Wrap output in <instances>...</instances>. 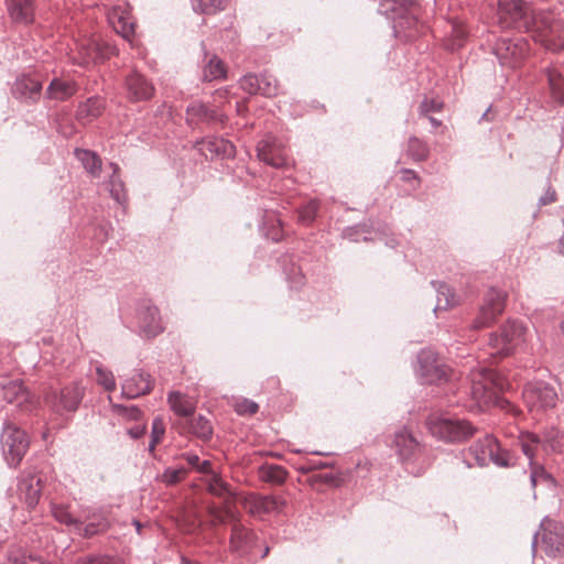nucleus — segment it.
<instances>
[{
	"instance_id": "nucleus-63",
	"label": "nucleus",
	"mask_w": 564,
	"mask_h": 564,
	"mask_svg": "<svg viewBox=\"0 0 564 564\" xmlns=\"http://www.w3.org/2000/svg\"><path fill=\"white\" fill-rule=\"evenodd\" d=\"M145 433V425H135L128 430V434L134 438L138 440Z\"/></svg>"
},
{
	"instance_id": "nucleus-43",
	"label": "nucleus",
	"mask_w": 564,
	"mask_h": 564,
	"mask_svg": "<svg viewBox=\"0 0 564 564\" xmlns=\"http://www.w3.org/2000/svg\"><path fill=\"white\" fill-rule=\"evenodd\" d=\"M408 152L415 161H424L429 156L427 145L417 138H411L409 140Z\"/></svg>"
},
{
	"instance_id": "nucleus-40",
	"label": "nucleus",
	"mask_w": 564,
	"mask_h": 564,
	"mask_svg": "<svg viewBox=\"0 0 564 564\" xmlns=\"http://www.w3.org/2000/svg\"><path fill=\"white\" fill-rule=\"evenodd\" d=\"M187 117L191 120H216L217 115L214 110H209L199 101L192 102L186 109Z\"/></svg>"
},
{
	"instance_id": "nucleus-34",
	"label": "nucleus",
	"mask_w": 564,
	"mask_h": 564,
	"mask_svg": "<svg viewBox=\"0 0 564 564\" xmlns=\"http://www.w3.org/2000/svg\"><path fill=\"white\" fill-rule=\"evenodd\" d=\"M191 432L203 441H209L213 435L212 422L204 415L198 414L189 421Z\"/></svg>"
},
{
	"instance_id": "nucleus-19",
	"label": "nucleus",
	"mask_w": 564,
	"mask_h": 564,
	"mask_svg": "<svg viewBox=\"0 0 564 564\" xmlns=\"http://www.w3.org/2000/svg\"><path fill=\"white\" fill-rule=\"evenodd\" d=\"M41 482V478L33 474H23L19 478L18 489L20 497L30 509H33L40 501L42 492Z\"/></svg>"
},
{
	"instance_id": "nucleus-20",
	"label": "nucleus",
	"mask_w": 564,
	"mask_h": 564,
	"mask_svg": "<svg viewBox=\"0 0 564 564\" xmlns=\"http://www.w3.org/2000/svg\"><path fill=\"white\" fill-rule=\"evenodd\" d=\"M152 390V380L149 373L137 371L126 379L121 386V395L127 399H135Z\"/></svg>"
},
{
	"instance_id": "nucleus-7",
	"label": "nucleus",
	"mask_w": 564,
	"mask_h": 564,
	"mask_svg": "<svg viewBox=\"0 0 564 564\" xmlns=\"http://www.w3.org/2000/svg\"><path fill=\"white\" fill-rule=\"evenodd\" d=\"M506 302V292L497 289L488 290L484 295L482 303L473 321L471 328L481 329L492 326L499 316L502 315Z\"/></svg>"
},
{
	"instance_id": "nucleus-35",
	"label": "nucleus",
	"mask_w": 564,
	"mask_h": 564,
	"mask_svg": "<svg viewBox=\"0 0 564 564\" xmlns=\"http://www.w3.org/2000/svg\"><path fill=\"white\" fill-rule=\"evenodd\" d=\"M227 69L221 59L213 55L204 66L203 79L206 82L224 79L226 77Z\"/></svg>"
},
{
	"instance_id": "nucleus-48",
	"label": "nucleus",
	"mask_w": 564,
	"mask_h": 564,
	"mask_svg": "<svg viewBox=\"0 0 564 564\" xmlns=\"http://www.w3.org/2000/svg\"><path fill=\"white\" fill-rule=\"evenodd\" d=\"M278 82L273 76L264 74L260 77L259 94L265 97H273L278 95Z\"/></svg>"
},
{
	"instance_id": "nucleus-62",
	"label": "nucleus",
	"mask_w": 564,
	"mask_h": 564,
	"mask_svg": "<svg viewBox=\"0 0 564 564\" xmlns=\"http://www.w3.org/2000/svg\"><path fill=\"white\" fill-rule=\"evenodd\" d=\"M197 471L204 474L207 476V478L212 477L213 474H216L212 469V464L209 460H203L199 463L198 467L196 468Z\"/></svg>"
},
{
	"instance_id": "nucleus-64",
	"label": "nucleus",
	"mask_w": 564,
	"mask_h": 564,
	"mask_svg": "<svg viewBox=\"0 0 564 564\" xmlns=\"http://www.w3.org/2000/svg\"><path fill=\"white\" fill-rule=\"evenodd\" d=\"M423 117L427 118L430 120L433 128L437 129V128L442 127V120H438L437 118H435L434 113H430V116H423Z\"/></svg>"
},
{
	"instance_id": "nucleus-56",
	"label": "nucleus",
	"mask_w": 564,
	"mask_h": 564,
	"mask_svg": "<svg viewBox=\"0 0 564 564\" xmlns=\"http://www.w3.org/2000/svg\"><path fill=\"white\" fill-rule=\"evenodd\" d=\"M75 564H121L119 561L107 555H87L78 557Z\"/></svg>"
},
{
	"instance_id": "nucleus-49",
	"label": "nucleus",
	"mask_w": 564,
	"mask_h": 564,
	"mask_svg": "<svg viewBox=\"0 0 564 564\" xmlns=\"http://www.w3.org/2000/svg\"><path fill=\"white\" fill-rule=\"evenodd\" d=\"M209 514L212 517L213 527L225 524L228 520L232 521L234 523L238 521L237 516L230 509L221 511L218 508L213 507L209 509Z\"/></svg>"
},
{
	"instance_id": "nucleus-31",
	"label": "nucleus",
	"mask_w": 564,
	"mask_h": 564,
	"mask_svg": "<svg viewBox=\"0 0 564 564\" xmlns=\"http://www.w3.org/2000/svg\"><path fill=\"white\" fill-rule=\"evenodd\" d=\"M109 167L112 173L109 177V181L106 183L107 189L109 191L111 197L118 202L119 204H124L127 202V189L120 175V167L117 163H109Z\"/></svg>"
},
{
	"instance_id": "nucleus-21",
	"label": "nucleus",
	"mask_w": 564,
	"mask_h": 564,
	"mask_svg": "<svg viewBox=\"0 0 564 564\" xmlns=\"http://www.w3.org/2000/svg\"><path fill=\"white\" fill-rule=\"evenodd\" d=\"M128 96L133 101L148 100L154 95V86L139 73H132L126 80Z\"/></svg>"
},
{
	"instance_id": "nucleus-18",
	"label": "nucleus",
	"mask_w": 564,
	"mask_h": 564,
	"mask_svg": "<svg viewBox=\"0 0 564 564\" xmlns=\"http://www.w3.org/2000/svg\"><path fill=\"white\" fill-rule=\"evenodd\" d=\"M285 505V500L276 496L252 495L246 499V507L253 516L280 513Z\"/></svg>"
},
{
	"instance_id": "nucleus-13",
	"label": "nucleus",
	"mask_w": 564,
	"mask_h": 564,
	"mask_svg": "<svg viewBox=\"0 0 564 564\" xmlns=\"http://www.w3.org/2000/svg\"><path fill=\"white\" fill-rule=\"evenodd\" d=\"M83 398L84 389L75 382L64 387L59 392L53 391L46 394V401L58 414L75 412Z\"/></svg>"
},
{
	"instance_id": "nucleus-33",
	"label": "nucleus",
	"mask_w": 564,
	"mask_h": 564,
	"mask_svg": "<svg viewBox=\"0 0 564 564\" xmlns=\"http://www.w3.org/2000/svg\"><path fill=\"white\" fill-rule=\"evenodd\" d=\"M518 440L522 453L529 458V464L533 465L536 448L542 445L541 437L532 432H521Z\"/></svg>"
},
{
	"instance_id": "nucleus-59",
	"label": "nucleus",
	"mask_w": 564,
	"mask_h": 564,
	"mask_svg": "<svg viewBox=\"0 0 564 564\" xmlns=\"http://www.w3.org/2000/svg\"><path fill=\"white\" fill-rule=\"evenodd\" d=\"M530 467H531V471H536L539 481L540 480L551 481L553 479L551 474H549L542 465L535 464L533 462V465H530Z\"/></svg>"
},
{
	"instance_id": "nucleus-44",
	"label": "nucleus",
	"mask_w": 564,
	"mask_h": 564,
	"mask_svg": "<svg viewBox=\"0 0 564 564\" xmlns=\"http://www.w3.org/2000/svg\"><path fill=\"white\" fill-rule=\"evenodd\" d=\"M207 490L218 497H223L229 494L228 484L225 482L218 474H213L212 477L207 478Z\"/></svg>"
},
{
	"instance_id": "nucleus-25",
	"label": "nucleus",
	"mask_w": 564,
	"mask_h": 564,
	"mask_svg": "<svg viewBox=\"0 0 564 564\" xmlns=\"http://www.w3.org/2000/svg\"><path fill=\"white\" fill-rule=\"evenodd\" d=\"M0 388L2 391V398L7 403L22 406L29 399V393L22 384V381L15 380H0Z\"/></svg>"
},
{
	"instance_id": "nucleus-50",
	"label": "nucleus",
	"mask_w": 564,
	"mask_h": 564,
	"mask_svg": "<svg viewBox=\"0 0 564 564\" xmlns=\"http://www.w3.org/2000/svg\"><path fill=\"white\" fill-rule=\"evenodd\" d=\"M52 513L56 521L68 527L72 525L74 527V531L76 530V523H78V520L70 514L69 510L66 507L54 506L52 508Z\"/></svg>"
},
{
	"instance_id": "nucleus-57",
	"label": "nucleus",
	"mask_w": 564,
	"mask_h": 564,
	"mask_svg": "<svg viewBox=\"0 0 564 564\" xmlns=\"http://www.w3.org/2000/svg\"><path fill=\"white\" fill-rule=\"evenodd\" d=\"M12 564H45V562L35 555L25 552H17L10 556Z\"/></svg>"
},
{
	"instance_id": "nucleus-28",
	"label": "nucleus",
	"mask_w": 564,
	"mask_h": 564,
	"mask_svg": "<svg viewBox=\"0 0 564 564\" xmlns=\"http://www.w3.org/2000/svg\"><path fill=\"white\" fill-rule=\"evenodd\" d=\"M167 402L171 410L178 416L187 417L195 412L196 405L193 399L180 391L170 392Z\"/></svg>"
},
{
	"instance_id": "nucleus-54",
	"label": "nucleus",
	"mask_w": 564,
	"mask_h": 564,
	"mask_svg": "<svg viewBox=\"0 0 564 564\" xmlns=\"http://www.w3.org/2000/svg\"><path fill=\"white\" fill-rule=\"evenodd\" d=\"M318 204L315 200L310 202L307 205H305L303 208L299 212V219L302 224L308 225L311 224L317 213Z\"/></svg>"
},
{
	"instance_id": "nucleus-16",
	"label": "nucleus",
	"mask_w": 564,
	"mask_h": 564,
	"mask_svg": "<svg viewBox=\"0 0 564 564\" xmlns=\"http://www.w3.org/2000/svg\"><path fill=\"white\" fill-rule=\"evenodd\" d=\"M543 545L549 556L564 555V524L544 518L541 527H544Z\"/></svg>"
},
{
	"instance_id": "nucleus-2",
	"label": "nucleus",
	"mask_w": 564,
	"mask_h": 564,
	"mask_svg": "<svg viewBox=\"0 0 564 564\" xmlns=\"http://www.w3.org/2000/svg\"><path fill=\"white\" fill-rule=\"evenodd\" d=\"M425 425L433 437L448 444L466 442L477 431L466 419L448 412L431 413Z\"/></svg>"
},
{
	"instance_id": "nucleus-47",
	"label": "nucleus",
	"mask_w": 564,
	"mask_h": 564,
	"mask_svg": "<svg viewBox=\"0 0 564 564\" xmlns=\"http://www.w3.org/2000/svg\"><path fill=\"white\" fill-rule=\"evenodd\" d=\"M187 470L184 467L166 468L161 475V481L167 486H173L184 479Z\"/></svg>"
},
{
	"instance_id": "nucleus-52",
	"label": "nucleus",
	"mask_w": 564,
	"mask_h": 564,
	"mask_svg": "<svg viewBox=\"0 0 564 564\" xmlns=\"http://www.w3.org/2000/svg\"><path fill=\"white\" fill-rule=\"evenodd\" d=\"M112 408L116 413L131 421H140L143 416V412L137 405L113 404Z\"/></svg>"
},
{
	"instance_id": "nucleus-4",
	"label": "nucleus",
	"mask_w": 564,
	"mask_h": 564,
	"mask_svg": "<svg viewBox=\"0 0 564 564\" xmlns=\"http://www.w3.org/2000/svg\"><path fill=\"white\" fill-rule=\"evenodd\" d=\"M468 454L474 458L475 465L485 467L489 463L497 467L509 468L517 464L518 457L509 449L502 448L499 441L492 435L487 434L476 441L469 448ZM468 468L473 467L468 460H465Z\"/></svg>"
},
{
	"instance_id": "nucleus-29",
	"label": "nucleus",
	"mask_w": 564,
	"mask_h": 564,
	"mask_svg": "<svg viewBox=\"0 0 564 564\" xmlns=\"http://www.w3.org/2000/svg\"><path fill=\"white\" fill-rule=\"evenodd\" d=\"M77 86L72 80L54 78L46 89V96L53 100H66L75 95Z\"/></svg>"
},
{
	"instance_id": "nucleus-55",
	"label": "nucleus",
	"mask_w": 564,
	"mask_h": 564,
	"mask_svg": "<svg viewBox=\"0 0 564 564\" xmlns=\"http://www.w3.org/2000/svg\"><path fill=\"white\" fill-rule=\"evenodd\" d=\"M259 410V405L252 401V400H249V399H240V400H237L236 403H235V411L239 414V415H252L254 413H257Z\"/></svg>"
},
{
	"instance_id": "nucleus-6",
	"label": "nucleus",
	"mask_w": 564,
	"mask_h": 564,
	"mask_svg": "<svg viewBox=\"0 0 564 564\" xmlns=\"http://www.w3.org/2000/svg\"><path fill=\"white\" fill-rule=\"evenodd\" d=\"M0 442L7 464L10 467L20 465L30 445L26 433L14 424L4 422Z\"/></svg>"
},
{
	"instance_id": "nucleus-11",
	"label": "nucleus",
	"mask_w": 564,
	"mask_h": 564,
	"mask_svg": "<svg viewBox=\"0 0 564 564\" xmlns=\"http://www.w3.org/2000/svg\"><path fill=\"white\" fill-rule=\"evenodd\" d=\"M77 63L80 65L96 64L98 62L109 58L117 53L115 46L102 41L99 37H91L82 41L78 44Z\"/></svg>"
},
{
	"instance_id": "nucleus-38",
	"label": "nucleus",
	"mask_w": 564,
	"mask_h": 564,
	"mask_svg": "<svg viewBox=\"0 0 564 564\" xmlns=\"http://www.w3.org/2000/svg\"><path fill=\"white\" fill-rule=\"evenodd\" d=\"M108 528L109 522L106 518H100L98 521L89 522L87 524L78 521V523H76L75 533L84 538H91L105 532Z\"/></svg>"
},
{
	"instance_id": "nucleus-10",
	"label": "nucleus",
	"mask_w": 564,
	"mask_h": 564,
	"mask_svg": "<svg viewBox=\"0 0 564 564\" xmlns=\"http://www.w3.org/2000/svg\"><path fill=\"white\" fill-rule=\"evenodd\" d=\"M524 327L516 321H507L500 328V334H491L489 345L498 352H511L520 348L523 340Z\"/></svg>"
},
{
	"instance_id": "nucleus-58",
	"label": "nucleus",
	"mask_w": 564,
	"mask_h": 564,
	"mask_svg": "<svg viewBox=\"0 0 564 564\" xmlns=\"http://www.w3.org/2000/svg\"><path fill=\"white\" fill-rule=\"evenodd\" d=\"M260 87V77L253 74L246 75L241 79V88L249 94H258Z\"/></svg>"
},
{
	"instance_id": "nucleus-3",
	"label": "nucleus",
	"mask_w": 564,
	"mask_h": 564,
	"mask_svg": "<svg viewBox=\"0 0 564 564\" xmlns=\"http://www.w3.org/2000/svg\"><path fill=\"white\" fill-rule=\"evenodd\" d=\"M392 447L410 474H423L429 465L425 447L408 427L403 426L394 432Z\"/></svg>"
},
{
	"instance_id": "nucleus-14",
	"label": "nucleus",
	"mask_w": 564,
	"mask_h": 564,
	"mask_svg": "<svg viewBox=\"0 0 564 564\" xmlns=\"http://www.w3.org/2000/svg\"><path fill=\"white\" fill-rule=\"evenodd\" d=\"M495 53L502 65L517 67L528 56L529 44L523 39H500L496 44Z\"/></svg>"
},
{
	"instance_id": "nucleus-24",
	"label": "nucleus",
	"mask_w": 564,
	"mask_h": 564,
	"mask_svg": "<svg viewBox=\"0 0 564 564\" xmlns=\"http://www.w3.org/2000/svg\"><path fill=\"white\" fill-rule=\"evenodd\" d=\"M254 542V533L245 528L239 520L232 523L230 535V549L235 552H248Z\"/></svg>"
},
{
	"instance_id": "nucleus-41",
	"label": "nucleus",
	"mask_w": 564,
	"mask_h": 564,
	"mask_svg": "<svg viewBox=\"0 0 564 564\" xmlns=\"http://www.w3.org/2000/svg\"><path fill=\"white\" fill-rule=\"evenodd\" d=\"M232 149H234L232 144L223 139L204 141L203 148H202V150L204 151L205 154H206V151H208L212 154H214V153L221 154L223 153L226 155H230L232 152Z\"/></svg>"
},
{
	"instance_id": "nucleus-46",
	"label": "nucleus",
	"mask_w": 564,
	"mask_h": 564,
	"mask_svg": "<svg viewBox=\"0 0 564 564\" xmlns=\"http://www.w3.org/2000/svg\"><path fill=\"white\" fill-rule=\"evenodd\" d=\"M165 433V425L160 416H156L152 422L151 441L149 443V452H154L156 445L161 442Z\"/></svg>"
},
{
	"instance_id": "nucleus-17",
	"label": "nucleus",
	"mask_w": 564,
	"mask_h": 564,
	"mask_svg": "<svg viewBox=\"0 0 564 564\" xmlns=\"http://www.w3.org/2000/svg\"><path fill=\"white\" fill-rule=\"evenodd\" d=\"M258 158L273 167H285L289 158L285 148L273 138H265L258 143Z\"/></svg>"
},
{
	"instance_id": "nucleus-12",
	"label": "nucleus",
	"mask_w": 564,
	"mask_h": 564,
	"mask_svg": "<svg viewBox=\"0 0 564 564\" xmlns=\"http://www.w3.org/2000/svg\"><path fill=\"white\" fill-rule=\"evenodd\" d=\"M531 12L530 7L522 0H501L498 7V17L500 23L505 28L519 24L529 30L531 25V18L528 14Z\"/></svg>"
},
{
	"instance_id": "nucleus-5",
	"label": "nucleus",
	"mask_w": 564,
	"mask_h": 564,
	"mask_svg": "<svg viewBox=\"0 0 564 564\" xmlns=\"http://www.w3.org/2000/svg\"><path fill=\"white\" fill-rule=\"evenodd\" d=\"M528 31L532 39L545 50L551 52L564 50V22L552 13H532Z\"/></svg>"
},
{
	"instance_id": "nucleus-37",
	"label": "nucleus",
	"mask_w": 564,
	"mask_h": 564,
	"mask_svg": "<svg viewBox=\"0 0 564 564\" xmlns=\"http://www.w3.org/2000/svg\"><path fill=\"white\" fill-rule=\"evenodd\" d=\"M541 440L544 448L557 452L564 443V432L556 426H551L543 431Z\"/></svg>"
},
{
	"instance_id": "nucleus-9",
	"label": "nucleus",
	"mask_w": 564,
	"mask_h": 564,
	"mask_svg": "<svg viewBox=\"0 0 564 564\" xmlns=\"http://www.w3.org/2000/svg\"><path fill=\"white\" fill-rule=\"evenodd\" d=\"M382 7L392 13L398 32L417 23L420 7L414 0H384Z\"/></svg>"
},
{
	"instance_id": "nucleus-26",
	"label": "nucleus",
	"mask_w": 564,
	"mask_h": 564,
	"mask_svg": "<svg viewBox=\"0 0 564 564\" xmlns=\"http://www.w3.org/2000/svg\"><path fill=\"white\" fill-rule=\"evenodd\" d=\"M42 84L39 79L23 76L15 82L13 94L18 98L36 101L41 96Z\"/></svg>"
},
{
	"instance_id": "nucleus-60",
	"label": "nucleus",
	"mask_w": 564,
	"mask_h": 564,
	"mask_svg": "<svg viewBox=\"0 0 564 564\" xmlns=\"http://www.w3.org/2000/svg\"><path fill=\"white\" fill-rule=\"evenodd\" d=\"M283 229L281 221L276 220V226H272V228L268 231V237L273 241H280L283 238Z\"/></svg>"
},
{
	"instance_id": "nucleus-1",
	"label": "nucleus",
	"mask_w": 564,
	"mask_h": 564,
	"mask_svg": "<svg viewBox=\"0 0 564 564\" xmlns=\"http://www.w3.org/2000/svg\"><path fill=\"white\" fill-rule=\"evenodd\" d=\"M509 379L517 380V373L502 376L498 371L481 367L470 373L469 399L464 406L470 412H482L492 405L511 410L513 405L498 394V391L509 389Z\"/></svg>"
},
{
	"instance_id": "nucleus-42",
	"label": "nucleus",
	"mask_w": 564,
	"mask_h": 564,
	"mask_svg": "<svg viewBox=\"0 0 564 564\" xmlns=\"http://www.w3.org/2000/svg\"><path fill=\"white\" fill-rule=\"evenodd\" d=\"M466 35H467V31L463 23H460V22L453 23L451 39L447 43V47L451 51L458 50L459 47L463 46Z\"/></svg>"
},
{
	"instance_id": "nucleus-23",
	"label": "nucleus",
	"mask_w": 564,
	"mask_h": 564,
	"mask_svg": "<svg viewBox=\"0 0 564 564\" xmlns=\"http://www.w3.org/2000/svg\"><path fill=\"white\" fill-rule=\"evenodd\" d=\"M141 329L144 336L151 338L164 332L165 325L156 306H148L142 315Z\"/></svg>"
},
{
	"instance_id": "nucleus-22",
	"label": "nucleus",
	"mask_w": 564,
	"mask_h": 564,
	"mask_svg": "<svg viewBox=\"0 0 564 564\" xmlns=\"http://www.w3.org/2000/svg\"><path fill=\"white\" fill-rule=\"evenodd\" d=\"M109 21L118 34L132 43L135 24L128 9L117 7L109 13Z\"/></svg>"
},
{
	"instance_id": "nucleus-53",
	"label": "nucleus",
	"mask_w": 564,
	"mask_h": 564,
	"mask_svg": "<svg viewBox=\"0 0 564 564\" xmlns=\"http://www.w3.org/2000/svg\"><path fill=\"white\" fill-rule=\"evenodd\" d=\"M443 110V102L436 98L425 97L420 104L419 111L421 116H430V113H437Z\"/></svg>"
},
{
	"instance_id": "nucleus-8",
	"label": "nucleus",
	"mask_w": 564,
	"mask_h": 564,
	"mask_svg": "<svg viewBox=\"0 0 564 564\" xmlns=\"http://www.w3.org/2000/svg\"><path fill=\"white\" fill-rule=\"evenodd\" d=\"M522 398L530 412L553 409L558 399L554 387L544 381L528 382Z\"/></svg>"
},
{
	"instance_id": "nucleus-36",
	"label": "nucleus",
	"mask_w": 564,
	"mask_h": 564,
	"mask_svg": "<svg viewBox=\"0 0 564 564\" xmlns=\"http://www.w3.org/2000/svg\"><path fill=\"white\" fill-rule=\"evenodd\" d=\"M549 87L551 91L552 98L564 104V77L556 69H547L546 70Z\"/></svg>"
},
{
	"instance_id": "nucleus-45",
	"label": "nucleus",
	"mask_w": 564,
	"mask_h": 564,
	"mask_svg": "<svg viewBox=\"0 0 564 564\" xmlns=\"http://www.w3.org/2000/svg\"><path fill=\"white\" fill-rule=\"evenodd\" d=\"M286 474V470L279 465H271L262 469V478L265 481H271L275 484L284 482Z\"/></svg>"
},
{
	"instance_id": "nucleus-27",
	"label": "nucleus",
	"mask_w": 564,
	"mask_h": 564,
	"mask_svg": "<svg viewBox=\"0 0 564 564\" xmlns=\"http://www.w3.org/2000/svg\"><path fill=\"white\" fill-rule=\"evenodd\" d=\"M105 110V101L100 97H90L86 101L80 102L76 118L83 123H88L98 118Z\"/></svg>"
},
{
	"instance_id": "nucleus-61",
	"label": "nucleus",
	"mask_w": 564,
	"mask_h": 564,
	"mask_svg": "<svg viewBox=\"0 0 564 564\" xmlns=\"http://www.w3.org/2000/svg\"><path fill=\"white\" fill-rule=\"evenodd\" d=\"M182 458L185 459L186 463L195 469L198 467L200 463L199 456L194 453H184L182 454Z\"/></svg>"
},
{
	"instance_id": "nucleus-51",
	"label": "nucleus",
	"mask_w": 564,
	"mask_h": 564,
	"mask_svg": "<svg viewBox=\"0 0 564 564\" xmlns=\"http://www.w3.org/2000/svg\"><path fill=\"white\" fill-rule=\"evenodd\" d=\"M96 375V381L107 391H113L116 389V380L111 371L101 366H97Z\"/></svg>"
},
{
	"instance_id": "nucleus-15",
	"label": "nucleus",
	"mask_w": 564,
	"mask_h": 564,
	"mask_svg": "<svg viewBox=\"0 0 564 564\" xmlns=\"http://www.w3.org/2000/svg\"><path fill=\"white\" fill-rule=\"evenodd\" d=\"M415 369L423 383L434 384L447 380L449 368L437 359V355H417Z\"/></svg>"
},
{
	"instance_id": "nucleus-32",
	"label": "nucleus",
	"mask_w": 564,
	"mask_h": 564,
	"mask_svg": "<svg viewBox=\"0 0 564 564\" xmlns=\"http://www.w3.org/2000/svg\"><path fill=\"white\" fill-rule=\"evenodd\" d=\"M75 156L80 161L84 169L91 177H100L102 161L97 153L89 150L76 149Z\"/></svg>"
},
{
	"instance_id": "nucleus-30",
	"label": "nucleus",
	"mask_w": 564,
	"mask_h": 564,
	"mask_svg": "<svg viewBox=\"0 0 564 564\" xmlns=\"http://www.w3.org/2000/svg\"><path fill=\"white\" fill-rule=\"evenodd\" d=\"M8 9L11 18L17 22L30 23L33 21V0H9Z\"/></svg>"
},
{
	"instance_id": "nucleus-39",
	"label": "nucleus",
	"mask_w": 564,
	"mask_h": 564,
	"mask_svg": "<svg viewBox=\"0 0 564 564\" xmlns=\"http://www.w3.org/2000/svg\"><path fill=\"white\" fill-rule=\"evenodd\" d=\"M230 0H193V9L203 14H216L224 11Z\"/></svg>"
}]
</instances>
